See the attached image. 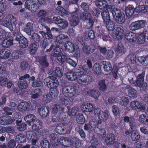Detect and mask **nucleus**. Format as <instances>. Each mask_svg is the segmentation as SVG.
Listing matches in <instances>:
<instances>
[{
	"label": "nucleus",
	"instance_id": "obj_61",
	"mask_svg": "<svg viewBox=\"0 0 148 148\" xmlns=\"http://www.w3.org/2000/svg\"><path fill=\"white\" fill-rule=\"evenodd\" d=\"M57 11L62 15L64 14H67L69 13V12L66 10L61 6H59L56 8Z\"/></svg>",
	"mask_w": 148,
	"mask_h": 148
},
{
	"label": "nucleus",
	"instance_id": "obj_56",
	"mask_svg": "<svg viewBox=\"0 0 148 148\" xmlns=\"http://www.w3.org/2000/svg\"><path fill=\"white\" fill-rule=\"evenodd\" d=\"M76 117L77 121L78 123L82 124H84L85 122V119L82 114L79 113Z\"/></svg>",
	"mask_w": 148,
	"mask_h": 148
},
{
	"label": "nucleus",
	"instance_id": "obj_52",
	"mask_svg": "<svg viewBox=\"0 0 148 148\" xmlns=\"http://www.w3.org/2000/svg\"><path fill=\"white\" fill-rule=\"evenodd\" d=\"M15 139L18 143H23L25 142L26 140V137L23 134H20L16 136Z\"/></svg>",
	"mask_w": 148,
	"mask_h": 148
},
{
	"label": "nucleus",
	"instance_id": "obj_14",
	"mask_svg": "<svg viewBox=\"0 0 148 148\" xmlns=\"http://www.w3.org/2000/svg\"><path fill=\"white\" fill-rule=\"evenodd\" d=\"M124 35V32L123 29L120 27H117L112 34L113 38L117 40H121Z\"/></svg>",
	"mask_w": 148,
	"mask_h": 148
},
{
	"label": "nucleus",
	"instance_id": "obj_46",
	"mask_svg": "<svg viewBox=\"0 0 148 148\" xmlns=\"http://www.w3.org/2000/svg\"><path fill=\"white\" fill-rule=\"evenodd\" d=\"M66 76L67 78L70 81H73L77 79V76L75 72L73 71L67 73Z\"/></svg>",
	"mask_w": 148,
	"mask_h": 148
},
{
	"label": "nucleus",
	"instance_id": "obj_41",
	"mask_svg": "<svg viewBox=\"0 0 148 148\" xmlns=\"http://www.w3.org/2000/svg\"><path fill=\"white\" fill-rule=\"evenodd\" d=\"M65 46L66 50L69 52L72 53L75 51V45L71 42L68 41Z\"/></svg>",
	"mask_w": 148,
	"mask_h": 148
},
{
	"label": "nucleus",
	"instance_id": "obj_15",
	"mask_svg": "<svg viewBox=\"0 0 148 148\" xmlns=\"http://www.w3.org/2000/svg\"><path fill=\"white\" fill-rule=\"evenodd\" d=\"M96 46L92 44L87 45L84 44L82 49L86 55L88 56L93 52L96 49Z\"/></svg>",
	"mask_w": 148,
	"mask_h": 148
},
{
	"label": "nucleus",
	"instance_id": "obj_62",
	"mask_svg": "<svg viewBox=\"0 0 148 148\" xmlns=\"http://www.w3.org/2000/svg\"><path fill=\"white\" fill-rule=\"evenodd\" d=\"M83 20L84 21H86L87 24L86 25V27L87 29H89L92 27L93 25L94 21L93 19H80Z\"/></svg>",
	"mask_w": 148,
	"mask_h": 148
},
{
	"label": "nucleus",
	"instance_id": "obj_17",
	"mask_svg": "<svg viewBox=\"0 0 148 148\" xmlns=\"http://www.w3.org/2000/svg\"><path fill=\"white\" fill-rule=\"evenodd\" d=\"M15 41L18 42L19 46L21 49H25L28 45V42L27 39L23 36H22L20 38H16Z\"/></svg>",
	"mask_w": 148,
	"mask_h": 148
},
{
	"label": "nucleus",
	"instance_id": "obj_50",
	"mask_svg": "<svg viewBox=\"0 0 148 148\" xmlns=\"http://www.w3.org/2000/svg\"><path fill=\"white\" fill-rule=\"evenodd\" d=\"M53 75L55 76L61 77L63 75V71L62 69L59 67H56L53 72Z\"/></svg>",
	"mask_w": 148,
	"mask_h": 148
},
{
	"label": "nucleus",
	"instance_id": "obj_37",
	"mask_svg": "<svg viewBox=\"0 0 148 148\" xmlns=\"http://www.w3.org/2000/svg\"><path fill=\"white\" fill-rule=\"evenodd\" d=\"M70 141V139L68 138L62 137L59 140V144L60 143L64 147H67L68 146Z\"/></svg>",
	"mask_w": 148,
	"mask_h": 148
},
{
	"label": "nucleus",
	"instance_id": "obj_31",
	"mask_svg": "<svg viewBox=\"0 0 148 148\" xmlns=\"http://www.w3.org/2000/svg\"><path fill=\"white\" fill-rule=\"evenodd\" d=\"M95 37V32L92 30H89L88 31V35H85L84 37V40L88 42L90 40L91 41V40L94 39Z\"/></svg>",
	"mask_w": 148,
	"mask_h": 148
},
{
	"label": "nucleus",
	"instance_id": "obj_38",
	"mask_svg": "<svg viewBox=\"0 0 148 148\" xmlns=\"http://www.w3.org/2000/svg\"><path fill=\"white\" fill-rule=\"evenodd\" d=\"M128 96L131 98L135 99L137 96V91L135 89L132 87L129 88L128 90Z\"/></svg>",
	"mask_w": 148,
	"mask_h": 148
},
{
	"label": "nucleus",
	"instance_id": "obj_42",
	"mask_svg": "<svg viewBox=\"0 0 148 148\" xmlns=\"http://www.w3.org/2000/svg\"><path fill=\"white\" fill-rule=\"evenodd\" d=\"M16 123L18 126V129L20 131H23L26 128V124L25 123H23L21 121L16 120Z\"/></svg>",
	"mask_w": 148,
	"mask_h": 148
},
{
	"label": "nucleus",
	"instance_id": "obj_35",
	"mask_svg": "<svg viewBox=\"0 0 148 148\" xmlns=\"http://www.w3.org/2000/svg\"><path fill=\"white\" fill-rule=\"evenodd\" d=\"M18 87L22 90L25 89L28 86V84L27 81L19 78V80L18 82Z\"/></svg>",
	"mask_w": 148,
	"mask_h": 148
},
{
	"label": "nucleus",
	"instance_id": "obj_55",
	"mask_svg": "<svg viewBox=\"0 0 148 148\" xmlns=\"http://www.w3.org/2000/svg\"><path fill=\"white\" fill-rule=\"evenodd\" d=\"M23 54L22 51L18 50L14 51L12 54V56L13 58L16 59L20 58Z\"/></svg>",
	"mask_w": 148,
	"mask_h": 148
},
{
	"label": "nucleus",
	"instance_id": "obj_49",
	"mask_svg": "<svg viewBox=\"0 0 148 148\" xmlns=\"http://www.w3.org/2000/svg\"><path fill=\"white\" fill-rule=\"evenodd\" d=\"M103 65L105 71L109 72L112 69V64L109 62L103 61Z\"/></svg>",
	"mask_w": 148,
	"mask_h": 148
},
{
	"label": "nucleus",
	"instance_id": "obj_2",
	"mask_svg": "<svg viewBox=\"0 0 148 148\" xmlns=\"http://www.w3.org/2000/svg\"><path fill=\"white\" fill-rule=\"evenodd\" d=\"M44 84L46 86L50 88V95L54 98L57 97L58 95L57 87L59 84L57 78L53 76L46 78L44 80Z\"/></svg>",
	"mask_w": 148,
	"mask_h": 148
},
{
	"label": "nucleus",
	"instance_id": "obj_34",
	"mask_svg": "<svg viewBox=\"0 0 148 148\" xmlns=\"http://www.w3.org/2000/svg\"><path fill=\"white\" fill-rule=\"evenodd\" d=\"M137 61L144 66H147L148 65V57L145 56H140L137 58Z\"/></svg>",
	"mask_w": 148,
	"mask_h": 148
},
{
	"label": "nucleus",
	"instance_id": "obj_45",
	"mask_svg": "<svg viewBox=\"0 0 148 148\" xmlns=\"http://www.w3.org/2000/svg\"><path fill=\"white\" fill-rule=\"evenodd\" d=\"M33 23L29 22L27 24L26 26H25L24 27V30L27 34H31V32L33 31Z\"/></svg>",
	"mask_w": 148,
	"mask_h": 148
},
{
	"label": "nucleus",
	"instance_id": "obj_25",
	"mask_svg": "<svg viewBox=\"0 0 148 148\" xmlns=\"http://www.w3.org/2000/svg\"><path fill=\"white\" fill-rule=\"evenodd\" d=\"M38 111L40 116L43 118L46 117L49 113V108L47 106H44L40 109H38Z\"/></svg>",
	"mask_w": 148,
	"mask_h": 148
},
{
	"label": "nucleus",
	"instance_id": "obj_20",
	"mask_svg": "<svg viewBox=\"0 0 148 148\" xmlns=\"http://www.w3.org/2000/svg\"><path fill=\"white\" fill-rule=\"evenodd\" d=\"M81 6L85 10V12L83 14V16H82V15L80 16V18H90V15L88 12L89 10L88 5L86 3H83L81 4Z\"/></svg>",
	"mask_w": 148,
	"mask_h": 148
},
{
	"label": "nucleus",
	"instance_id": "obj_10",
	"mask_svg": "<svg viewBox=\"0 0 148 148\" xmlns=\"http://www.w3.org/2000/svg\"><path fill=\"white\" fill-rule=\"evenodd\" d=\"M77 77L76 80L79 84L81 85L88 84L91 82L92 80L90 75L85 73L77 76Z\"/></svg>",
	"mask_w": 148,
	"mask_h": 148
},
{
	"label": "nucleus",
	"instance_id": "obj_57",
	"mask_svg": "<svg viewBox=\"0 0 148 148\" xmlns=\"http://www.w3.org/2000/svg\"><path fill=\"white\" fill-rule=\"evenodd\" d=\"M125 49L122 44L121 42H118L116 48V51L119 53H124L125 52Z\"/></svg>",
	"mask_w": 148,
	"mask_h": 148
},
{
	"label": "nucleus",
	"instance_id": "obj_9",
	"mask_svg": "<svg viewBox=\"0 0 148 148\" xmlns=\"http://www.w3.org/2000/svg\"><path fill=\"white\" fill-rule=\"evenodd\" d=\"M39 20H43V21H48L51 23H55L57 24L61 29H64L66 28L68 25V22L64 19H39Z\"/></svg>",
	"mask_w": 148,
	"mask_h": 148
},
{
	"label": "nucleus",
	"instance_id": "obj_33",
	"mask_svg": "<svg viewBox=\"0 0 148 148\" xmlns=\"http://www.w3.org/2000/svg\"><path fill=\"white\" fill-rule=\"evenodd\" d=\"M125 37L127 40L130 42L136 40V34L132 32L127 33L125 35Z\"/></svg>",
	"mask_w": 148,
	"mask_h": 148
},
{
	"label": "nucleus",
	"instance_id": "obj_47",
	"mask_svg": "<svg viewBox=\"0 0 148 148\" xmlns=\"http://www.w3.org/2000/svg\"><path fill=\"white\" fill-rule=\"evenodd\" d=\"M85 71L83 66L82 65H80L75 69L74 72L77 76L81 74H84Z\"/></svg>",
	"mask_w": 148,
	"mask_h": 148
},
{
	"label": "nucleus",
	"instance_id": "obj_29",
	"mask_svg": "<svg viewBox=\"0 0 148 148\" xmlns=\"http://www.w3.org/2000/svg\"><path fill=\"white\" fill-rule=\"evenodd\" d=\"M29 104L26 102H21L18 105V109L20 112H24L27 110Z\"/></svg>",
	"mask_w": 148,
	"mask_h": 148
},
{
	"label": "nucleus",
	"instance_id": "obj_60",
	"mask_svg": "<svg viewBox=\"0 0 148 148\" xmlns=\"http://www.w3.org/2000/svg\"><path fill=\"white\" fill-rule=\"evenodd\" d=\"M99 90L103 91L106 88V85L105 84L104 79L100 80L99 82Z\"/></svg>",
	"mask_w": 148,
	"mask_h": 148
},
{
	"label": "nucleus",
	"instance_id": "obj_6",
	"mask_svg": "<svg viewBox=\"0 0 148 148\" xmlns=\"http://www.w3.org/2000/svg\"><path fill=\"white\" fill-rule=\"evenodd\" d=\"M147 11V9L144 5L138 6L134 9L132 5H129L125 8L126 15L129 18H130L134 12H145Z\"/></svg>",
	"mask_w": 148,
	"mask_h": 148
},
{
	"label": "nucleus",
	"instance_id": "obj_54",
	"mask_svg": "<svg viewBox=\"0 0 148 148\" xmlns=\"http://www.w3.org/2000/svg\"><path fill=\"white\" fill-rule=\"evenodd\" d=\"M61 105L58 103L56 104L53 105L51 108V112L52 114L57 113L59 111H60Z\"/></svg>",
	"mask_w": 148,
	"mask_h": 148
},
{
	"label": "nucleus",
	"instance_id": "obj_24",
	"mask_svg": "<svg viewBox=\"0 0 148 148\" xmlns=\"http://www.w3.org/2000/svg\"><path fill=\"white\" fill-rule=\"evenodd\" d=\"M103 20L108 29L110 31H113L115 27L114 22L111 21V19H103Z\"/></svg>",
	"mask_w": 148,
	"mask_h": 148
},
{
	"label": "nucleus",
	"instance_id": "obj_63",
	"mask_svg": "<svg viewBox=\"0 0 148 148\" xmlns=\"http://www.w3.org/2000/svg\"><path fill=\"white\" fill-rule=\"evenodd\" d=\"M145 73V71H143L142 72L139 74L137 76V82H142L144 81V77Z\"/></svg>",
	"mask_w": 148,
	"mask_h": 148
},
{
	"label": "nucleus",
	"instance_id": "obj_30",
	"mask_svg": "<svg viewBox=\"0 0 148 148\" xmlns=\"http://www.w3.org/2000/svg\"><path fill=\"white\" fill-rule=\"evenodd\" d=\"M10 54L9 50L2 49L0 51V58L2 59H7L9 57Z\"/></svg>",
	"mask_w": 148,
	"mask_h": 148
},
{
	"label": "nucleus",
	"instance_id": "obj_13",
	"mask_svg": "<svg viewBox=\"0 0 148 148\" xmlns=\"http://www.w3.org/2000/svg\"><path fill=\"white\" fill-rule=\"evenodd\" d=\"M146 23L145 20H141L136 21L131 23L130 28L131 30L135 31L143 27Z\"/></svg>",
	"mask_w": 148,
	"mask_h": 148
},
{
	"label": "nucleus",
	"instance_id": "obj_12",
	"mask_svg": "<svg viewBox=\"0 0 148 148\" xmlns=\"http://www.w3.org/2000/svg\"><path fill=\"white\" fill-rule=\"evenodd\" d=\"M24 5L26 8L33 12L36 11L39 8L38 5L33 0H27L25 3Z\"/></svg>",
	"mask_w": 148,
	"mask_h": 148
},
{
	"label": "nucleus",
	"instance_id": "obj_22",
	"mask_svg": "<svg viewBox=\"0 0 148 148\" xmlns=\"http://www.w3.org/2000/svg\"><path fill=\"white\" fill-rule=\"evenodd\" d=\"M102 125V120L100 119L97 121H90L89 122V127L92 130H95V129L98 128L100 129V127Z\"/></svg>",
	"mask_w": 148,
	"mask_h": 148
},
{
	"label": "nucleus",
	"instance_id": "obj_44",
	"mask_svg": "<svg viewBox=\"0 0 148 148\" xmlns=\"http://www.w3.org/2000/svg\"><path fill=\"white\" fill-rule=\"evenodd\" d=\"M84 111L85 112H91L95 109V107L91 103H87L86 105L84 106Z\"/></svg>",
	"mask_w": 148,
	"mask_h": 148
},
{
	"label": "nucleus",
	"instance_id": "obj_11",
	"mask_svg": "<svg viewBox=\"0 0 148 148\" xmlns=\"http://www.w3.org/2000/svg\"><path fill=\"white\" fill-rule=\"evenodd\" d=\"M55 130L56 133L61 135L68 134L70 133L71 132L68 126L63 123L58 124L55 128Z\"/></svg>",
	"mask_w": 148,
	"mask_h": 148
},
{
	"label": "nucleus",
	"instance_id": "obj_48",
	"mask_svg": "<svg viewBox=\"0 0 148 148\" xmlns=\"http://www.w3.org/2000/svg\"><path fill=\"white\" fill-rule=\"evenodd\" d=\"M139 133L137 130L132 131L131 134V138L132 141H136L139 140L140 138Z\"/></svg>",
	"mask_w": 148,
	"mask_h": 148
},
{
	"label": "nucleus",
	"instance_id": "obj_27",
	"mask_svg": "<svg viewBox=\"0 0 148 148\" xmlns=\"http://www.w3.org/2000/svg\"><path fill=\"white\" fill-rule=\"evenodd\" d=\"M13 120L10 116H3L0 119V123L3 125L11 124L12 123Z\"/></svg>",
	"mask_w": 148,
	"mask_h": 148
},
{
	"label": "nucleus",
	"instance_id": "obj_4",
	"mask_svg": "<svg viewBox=\"0 0 148 148\" xmlns=\"http://www.w3.org/2000/svg\"><path fill=\"white\" fill-rule=\"evenodd\" d=\"M12 19H5L2 21V25L8 27L11 31L13 30V26H15L20 29V28H23L24 26L25 21L23 19H15V21L12 23L11 22Z\"/></svg>",
	"mask_w": 148,
	"mask_h": 148
},
{
	"label": "nucleus",
	"instance_id": "obj_3",
	"mask_svg": "<svg viewBox=\"0 0 148 148\" xmlns=\"http://www.w3.org/2000/svg\"><path fill=\"white\" fill-rule=\"evenodd\" d=\"M42 123L40 120H37L32 125V128L34 133H30L27 136L28 139L32 140V144L35 145L38 140L39 136L40 134V129L42 128Z\"/></svg>",
	"mask_w": 148,
	"mask_h": 148
},
{
	"label": "nucleus",
	"instance_id": "obj_16",
	"mask_svg": "<svg viewBox=\"0 0 148 148\" xmlns=\"http://www.w3.org/2000/svg\"><path fill=\"white\" fill-rule=\"evenodd\" d=\"M96 110V114H97L99 118H101L104 122H106L109 118V112L107 110L103 112L99 108L97 109Z\"/></svg>",
	"mask_w": 148,
	"mask_h": 148
},
{
	"label": "nucleus",
	"instance_id": "obj_40",
	"mask_svg": "<svg viewBox=\"0 0 148 148\" xmlns=\"http://www.w3.org/2000/svg\"><path fill=\"white\" fill-rule=\"evenodd\" d=\"M40 33L47 40H49L53 38V36L50 31H47V32L43 31H40Z\"/></svg>",
	"mask_w": 148,
	"mask_h": 148
},
{
	"label": "nucleus",
	"instance_id": "obj_21",
	"mask_svg": "<svg viewBox=\"0 0 148 148\" xmlns=\"http://www.w3.org/2000/svg\"><path fill=\"white\" fill-rule=\"evenodd\" d=\"M50 141L52 145L56 147L59 145V138L58 134L55 133H52L49 136Z\"/></svg>",
	"mask_w": 148,
	"mask_h": 148
},
{
	"label": "nucleus",
	"instance_id": "obj_1",
	"mask_svg": "<svg viewBox=\"0 0 148 148\" xmlns=\"http://www.w3.org/2000/svg\"><path fill=\"white\" fill-rule=\"evenodd\" d=\"M96 6L101 10H107L111 12L114 18L116 17L117 18H124L125 17L124 14L121 12L119 9L115 8L113 6L108 5L107 2L105 0H97L95 3Z\"/></svg>",
	"mask_w": 148,
	"mask_h": 148
},
{
	"label": "nucleus",
	"instance_id": "obj_5",
	"mask_svg": "<svg viewBox=\"0 0 148 148\" xmlns=\"http://www.w3.org/2000/svg\"><path fill=\"white\" fill-rule=\"evenodd\" d=\"M79 87L77 84L66 86L62 90L64 96L66 97L70 98L75 96Z\"/></svg>",
	"mask_w": 148,
	"mask_h": 148
},
{
	"label": "nucleus",
	"instance_id": "obj_26",
	"mask_svg": "<svg viewBox=\"0 0 148 148\" xmlns=\"http://www.w3.org/2000/svg\"><path fill=\"white\" fill-rule=\"evenodd\" d=\"M36 116L34 114H30L24 117L25 121L27 123L28 125H31L32 123L33 124L38 119H37L36 121Z\"/></svg>",
	"mask_w": 148,
	"mask_h": 148
},
{
	"label": "nucleus",
	"instance_id": "obj_7",
	"mask_svg": "<svg viewBox=\"0 0 148 148\" xmlns=\"http://www.w3.org/2000/svg\"><path fill=\"white\" fill-rule=\"evenodd\" d=\"M68 110L67 112V115L65 116L64 117L61 115L59 116V118L58 119V121L61 122L63 123H64L67 124L69 122V119H68V115L70 116H75L76 115L77 113V110L75 107L72 108L71 109L67 107Z\"/></svg>",
	"mask_w": 148,
	"mask_h": 148
},
{
	"label": "nucleus",
	"instance_id": "obj_53",
	"mask_svg": "<svg viewBox=\"0 0 148 148\" xmlns=\"http://www.w3.org/2000/svg\"><path fill=\"white\" fill-rule=\"evenodd\" d=\"M88 94L96 99H98L99 96L100 95L99 92L98 91L91 90L88 92Z\"/></svg>",
	"mask_w": 148,
	"mask_h": 148
},
{
	"label": "nucleus",
	"instance_id": "obj_64",
	"mask_svg": "<svg viewBox=\"0 0 148 148\" xmlns=\"http://www.w3.org/2000/svg\"><path fill=\"white\" fill-rule=\"evenodd\" d=\"M140 102L136 101H132L130 103L131 107L133 110H136L138 109Z\"/></svg>",
	"mask_w": 148,
	"mask_h": 148
},
{
	"label": "nucleus",
	"instance_id": "obj_23",
	"mask_svg": "<svg viewBox=\"0 0 148 148\" xmlns=\"http://www.w3.org/2000/svg\"><path fill=\"white\" fill-rule=\"evenodd\" d=\"M14 39L12 36H8L2 42V45L5 48H8L13 44Z\"/></svg>",
	"mask_w": 148,
	"mask_h": 148
},
{
	"label": "nucleus",
	"instance_id": "obj_58",
	"mask_svg": "<svg viewBox=\"0 0 148 148\" xmlns=\"http://www.w3.org/2000/svg\"><path fill=\"white\" fill-rule=\"evenodd\" d=\"M31 39L34 42L38 43L40 40V36L36 33L33 34L31 37Z\"/></svg>",
	"mask_w": 148,
	"mask_h": 148
},
{
	"label": "nucleus",
	"instance_id": "obj_32",
	"mask_svg": "<svg viewBox=\"0 0 148 148\" xmlns=\"http://www.w3.org/2000/svg\"><path fill=\"white\" fill-rule=\"evenodd\" d=\"M39 62L40 66L43 68H46L49 65V64L45 56L40 57L39 58Z\"/></svg>",
	"mask_w": 148,
	"mask_h": 148
},
{
	"label": "nucleus",
	"instance_id": "obj_18",
	"mask_svg": "<svg viewBox=\"0 0 148 148\" xmlns=\"http://www.w3.org/2000/svg\"><path fill=\"white\" fill-rule=\"evenodd\" d=\"M148 40V30L145 29L143 32L136 38H137V42L139 44L144 43L145 40V38Z\"/></svg>",
	"mask_w": 148,
	"mask_h": 148
},
{
	"label": "nucleus",
	"instance_id": "obj_51",
	"mask_svg": "<svg viewBox=\"0 0 148 148\" xmlns=\"http://www.w3.org/2000/svg\"><path fill=\"white\" fill-rule=\"evenodd\" d=\"M29 48L30 54H34L38 49L37 45L35 43H31L29 45Z\"/></svg>",
	"mask_w": 148,
	"mask_h": 148
},
{
	"label": "nucleus",
	"instance_id": "obj_19",
	"mask_svg": "<svg viewBox=\"0 0 148 148\" xmlns=\"http://www.w3.org/2000/svg\"><path fill=\"white\" fill-rule=\"evenodd\" d=\"M68 39L67 36L60 34L57 37L56 41L57 43L65 45L68 42Z\"/></svg>",
	"mask_w": 148,
	"mask_h": 148
},
{
	"label": "nucleus",
	"instance_id": "obj_43",
	"mask_svg": "<svg viewBox=\"0 0 148 148\" xmlns=\"http://www.w3.org/2000/svg\"><path fill=\"white\" fill-rule=\"evenodd\" d=\"M136 84V86H138L140 88V90L141 91L145 92L146 91L148 88V85L147 83L144 81L142 82H139Z\"/></svg>",
	"mask_w": 148,
	"mask_h": 148
},
{
	"label": "nucleus",
	"instance_id": "obj_28",
	"mask_svg": "<svg viewBox=\"0 0 148 148\" xmlns=\"http://www.w3.org/2000/svg\"><path fill=\"white\" fill-rule=\"evenodd\" d=\"M115 140V135L112 133H110L107 135L106 138V143L108 145H111Z\"/></svg>",
	"mask_w": 148,
	"mask_h": 148
},
{
	"label": "nucleus",
	"instance_id": "obj_8",
	"mask_svg": "<svg viewBox=\"0 0 148 148\" xmlns=\"http://www.w3.org/2000/svg\"><path fill=\"white\" fill-rule=\"evenodd\" d=\"M60 48L58 45H56L53 48L54 53L53 56L56 57L59 63L62 64L65 60L66 56L65 55L61 53Z\"/></svg>",
	"mask_w": 148,
	"mask_h": 148
},
{
	"label": "nucleus",
	"instance_id": "obj_36",
	"mask_svg": "<svg viewBox=\"0 0 148 148\" xmlns=\"http://www.w3.org/2000/svg\"><path fill=\"white\" fill-rule=\"evenodd\" d=\"M101 66L99 64L95 63L93 67V70L94 73L95 75H100L101 73Z\"/></svg>",
	"mask_w": 148,
	"mask_h": 148
},
{
	"label": "nucleus",
	"instance_id": "obj_59",
	"mask_svg": "<svg viewBox=\"0 0 148 148\" xmlns=\"http://www.w3.org/2000/svg\"><path fill=\"white\" fill-rule=\"evenodd\" d=\"M119 69L117 66H113L112 69L111 70L112 75L113 77L115 79H117L119 78L118 76V71Z\"/></svg>",
	"mask_w": 148,
	"mask_h": 148
},
{
	"label": "nucleus",
	"instance_id": "obj_39",
	"mask_svg": "<svg viewBox=\"0 0 148 148\" xmlns=\"http://www.w3.org/2000/svg\"><path fill=\"white\" fill-rule=\"evenodd\" d=\"M41 91V90L39 88L32 90L30 93L32 98L34 99L37 98L40 96Z\"/></svg>",
	"mask_w": 148,
	"mask_h": 148
}]
</instances>
